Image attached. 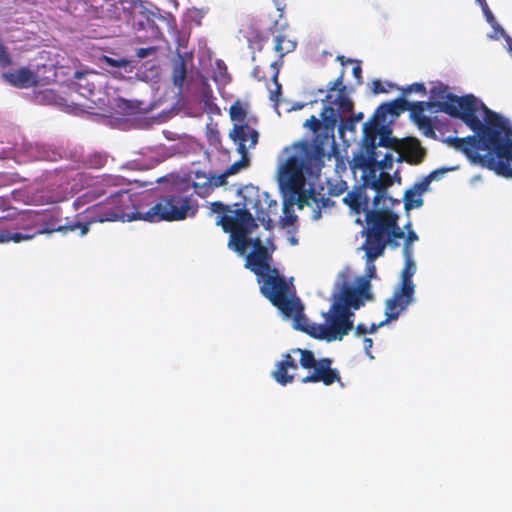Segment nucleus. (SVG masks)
<instances>
[{"mask_svg":"<svg viewBox=\"0 0 512 512\" xmlns=\"http://www.w3.org/2000/svg\"><path fill=\"white\" fill-rule=\"evenodd\" d=\"M249 240H250V245H252V247H253V250H259V249H262L265 247L262 240L258 237L249 238Z\"/></svg>","mask_w":512,"mask_h":512,"instance_id":"obj_54","label":"nucleus"},{"mask_svg":"<svg viewBox=\"0 0 512 512\" xmlns=\"http://www.w3.org/2000/svg\"><path fill=\"white\" fill-rule=\"evenodd\" d=\"M494 172L504 177H512V151L498 165Z\"/></svg>","mask_w":512,"mask_h":512,"instance_id":"obj_30","label":"nucleus"},{"mask_svg":"<svg viewBox=\"0 0 512 512\" xmlns=\"http://www.w3.org/2000/svg\"><path fill=\"white\" fill-rule=\"evenodd\" d=\"M312 203H314L318 208L317 211H314V219L320 218L321 208L331 207L334 204V202H332L329 197L325 196V194L315 192L314 190L310 192L308 197L305 195L299 197V207H302L304 204L311 205Z\"/></svg>","mask_w":512,"mask_h":512,"instance_id":"obj_20","label":"nucleus"},{"mask_svg":"<svg viewBox=\"0 0 512 512\" xmlns=\"http://www.w3.org/2000/svg\"><path fill=\"white\" fill-rule=\"evenodd\" d=\"M379 134L378 123L368 121L363 127V147L367 155V162H375L378 156L376 140Z\"/></svg>","mask_w":512,"mask_h":512,"instance_id":"obj_18","label":"nucleus"},{"mask_svg":"<svg viewBox=\"0 0 512 512\" xmlns=\"http://www.w3.org/2000/svg\"><path fill=\"white\" fill-rule=\"evenodd\" d=\"M402 253L404 256V259H412L413 257V244L408 242L407 240H404Z\"/></svg>","mask_w":512,"mask_h":512,"instance_id":"obj_45","label":"nucleus"},{"mask_svg":"<svg viewBox=\"0 0 512 512\" xmlns=\"http://www.w3.org/2000/svg\"><path fill=\"white\" fill-rule=\"evenodd\" d=\"M231 120L234 124L249 123L247 119V111L240 101H235L229 109Z\"/></svg>","mask_w":512,"mask_h":512,"instance_id":"obj_26","label":"nucleus"},{"mask_svg":"<svg viewBox=\"0 0 512 512\" xmlns=\"http://www.w3.org/2000/svg\"><path fill=\"white\" fill-rule=\"evenodd\" d=\"M229 138L237 146V151L243 159L248 156V150L255 148L258 143V131L249 125V123L233 124L229 131Z\"/></svg>","mask_w":512,"mask_h":512,"instance_id":"obj_14","label":"nucleus"},{"mask_svg":"<svg viewBox=\"0 0 512 512\" xmlns=\"http://www.w3.org/2000/svg\"><path fill=\"white\" fill-rule=\"evenodd\" d=\"M156 47L139 48L136 51V55L139 58H145L156 51Z\"/></svg>","mask_w":512,"mask_h":512,"instance_id":"obj_48","label":"nucleus"},{"mask_svg":"<svg viewBox=\"0 0 512 512\" xmlns=\"http://www.w3.org/2000/svg\"><path fill=\"white\" fill-rule=\"evenodd\" d=\"M273 80L275 89L270 91L269 99L277 104L281 96V84L277 80V74L273 76Z\"/></svg>","mask_w":512,"mask_h":512,"instance_id":"obj_38","label":"nucleus"},{"mask_svg":"<svg viewBox=\"0 0 512 512\" xmlns=\"http://www.w3.org/2000/svg\"><path fill=\"white\" fill-rule=\"evenodd\" d=\"M12 228L18 231H9V242L13 241L15 243H19L21 241L31 240L38 236V212L19 211Z\"/></svg>","mask_w":512,"mask_h":512,"instance_id":"obj_13","label":"nucleus"},{"mask_svg":"<svg viewBox=\"0 0 512 512\" xmlns=\"http://www.w3.org/2000/svg\"><path fill=\"white\" fill-rule=\"evenodd\" d=\"M37 212L39 235L52 234L54 232L67 234L79 230V235L85 236L89 232V223H83L82 221H66L62 224L59 213L49 212L47 210ZM66 220H68V218H66Z\"/></svg>","mask_w":512,"mask_h":512,"instance_id":"obj_12","label":"nucleus"},{"mask_svg":"<svg viewBox=\"0 0 512 512\" xmlns=\"http://www.w3.org/2000/svg\"><path fill=\"white\" fill-rule=\"evenodd\" d=\"M369 165H378L381 169H390L393 165V156L390 153L384 155L381 160H378V156L376 157L375 162H368Z\"/></svg>","mask_w":512,"mask_h":512,"instance_id":"obj_36","label":"nucleus"},{"mask_svg":"<svg viewBox=\"0 0 512 512\" xmlns=\"http://www.w3.org/2000/svg\"><path fill=\"white\" fill-rule=\"evenodd\" d=\"M430 104L424 101L409 102L404 97L397 98L391 102L382 103L376 110L375 117L386 115L399 116L404 111H409L412 120L426 137H435L434 125L424 112Z\"/></svg>","mask_w":512,"mask_h":512,"instance_id":"obj_9","label":"nucleus"},{"mask_svg":"<svg viewBox=\"0 0 512 512\" xmlns=\"http://www.w3.org/2000/svg\"><path fill=\"white\" fill-rule=\"evenodd\" d=\"M186 63L184 58L179 55L173 63L172 79L173 84L179 88L183 86L186 78Z\"/></svg>","mask_w":512,"mask_h":512,"instance_id":"obj_24","label":"nucleus"},{"mask_svg":"<svg viewBox=\"0 0 512 512\" xmlns=\"http://www.w3.org/2000/svg\"><path fill=\"white\" fill-rule=\"evenodd\" d=\"M386 318L384 321H382L381 323L379 324H375L373 323L370 328H368V333H375L377 331V329L381 326H383L384 324L390 322L391 320H387V315L385 314Z\"/></svg>","mask_w":512,"mask_h":512,"instance_id":"obj_56","label":"nucleus"},{"mask_svg":"<svg viewBox=\"0 0 512 512\" xmlns=\"http://www.w3.org/2000/svg\"><path fill=\"white\" fill-rule=\"evenodd\" d=\"M274 3H275V6H276L277 11H279V12H281V13H282V12H283V10L285 9V4H284V3H282V2H281V1H279V0H274Z\"/></svg>","mask_w":512,"mask_h":512,"instance_id":"obj_63","label":"nucleus"},{"mask_svg":"<svg viewBox=\"0 0 512 512\" xmlns=\"http://www.w3.org/2000/svg\"><path fill=\"white\" fill-rule=\"evenodd\" d=\"M430 93L437 101H425L427 109L461 119L475 134L464 138L449 137L446 142L461 151L473 164L494 171L512 151V128L508 120L489 109L474 95L457 96L442 83Z\"/></svg>","mask_w":512,"mask_h":512,"instance_id":"obj_1","label":"nucleus"},{"mask_svg":"<svg viewBox=\"0 0 512 512\" xmlns=\"http://www.w3.org/2000/svg\"><path fill=\"white\" fill-rule=\"evenodd\" d=\"M227 178L225 171L221 174L210 173V180L204 179V182L196 184V194L200 197L209 195L215 188L227 184Z\"/></svg>","mask_w":512,"mask_h":512,"instance_id":"obj_21","label":"nucleus"},{"mask_svg":"<svg viewBox=\"0 0 512 512\" xmlns=\"http://www.w3.org/2000/svg\"><path fill=\"white\" fill-rule=\"evenodd\" d=\"M84 163L88 168L100 169L107 163V154L102 152H94L87 156Z\"/></svg>","mask_w":512,"mask_h":512,"instance_id":"obj_29","label":"nucleus"},{"mask_svg":"<svg viewBox=\"0 0 512 512\" xmlns=\"http://www.w3.org/2000/svg\"><path fill=\"white\" fill-rule=\"evenodd\" d=\"M2 77L7 83L17 88H29L38 84L36 74L25 67L4 72Z\"/></svg>","mask_w":512,"mask_h":512,"instance_id":"obj_17","label":"nucleus"},{"mask_svg":"<svg viewBox=\"0 0 512 512\" xmlns=\"http://www.w3.org/2000/svg\"><path fill=\"white\" fill-rule=\"evenodd\" d=\"M287 24H279L278 21L274 22V25L270 28L272 32H281L286 28Z\"/></svg>","mask_w":512,"mask_h":512,"instance_id":"obj_59","label":"nucleus"},{"mask_svg":"<svg viewBox=\"0 0 512 512\" xmlns=\"http://www.w3.org/2000/svg\"><path fill=\"white\" fill-rule=\"evenodd\" d=\"M193 175H194L193 176L194 181L192 182L191 186L195 192H196V184H198L200 182H204V179L210 180V173L207 174L204 171L197 170L193 173Z\"/></svg>","mask_w":512,"mask_h":512,"instance_id":"obj_42","label":"nucleus"},{"mask_svg":"<svg viewBox=\"0 0 512 512\" xmlns=\"http://www.w3.org/2000/svg\"><path fill=\"white\" fill-rule=\"evenodd\" d=\"M352 73L354 75L355 78H357L358 80L361 79V74H362V69H361V66L359 64H357L356 66L353 67L352 69Z\"/></svg>","mask_w":512,"mask_h":512,"instance_id":"obj_62","label":"nucleus"},{"mask_svg":"<svg viewBox=\"0 0 512 512\" xmlns=\"http://www.w3.org/2000/svg\"><path fill=\"white\" fill-rule=\"evenodd\" d=\"M11 64L10 54L7 52L6 47L0 43V66L7 67Z\"/></svg>","mask_w":512,"mask_h":512,"instance_id":"obj_39","label":"nucleus"},{"mask_svg":"<svg viewBox=\"0 0 512 512\" xmlns=\"http://www.w3.org/2000/svg\"><path fill=\"white\" fill-rule=\"evenodd\" d=\"M294 354H299V364L304 369H312V372L301 379L302 383H323L330 386L335 382H341V376L336 368H332L333 360L328 357L316 359L311 350L294 348Z\"/></svg>","mask_w":512,"mask_h":512,"instance_id":"obj_10","label":"nucleus"},{"mask_svg":"<svg viewBox=\"0 0 512 512\" xmlns=\"http://www.w3.org/2000/svg\"><path fill=\"white\" fill-rule=\"evenodd\" d=\"M242 200L234 203L233 211L254 210L255 218L264 226L266 230H271L274 223L270 216L276 214L278 210V203L272 199L268 192L261 191L259 187L252 184L245 185L237 190Z\"/></svg>","mask_w":512,"mask_h":512,"instance_id":"obj_8","label":"nucleus"},{"mask_svg":"<svg viewBox=\"0 0 512 512\" xmlns=\"http://www.w3.org/2000/svg\"><path fill=\"white\" fill-rule=\"evenodd\" d=\"M364 115L362 112L354 114L347 119L341 120L340 130L355 131L356 125L363 119Z\"/></svg>","mask_w":512,"mask_h":512,"instance_id":"obj_31","label":"nucleus"},{"mask_svg":"<svg viewBox=\"0 0 512 512\" xmlns=\"http://www.w3.org/2000/svg\"><path fill=\"white\" fill-rule=\"evenodd\" d=\"M372 346H373V340L369 337H365L363 339V347H364L366 354L371 358H373V356L371 355Z\"/></svg>","mask_w":512,"mask_h":512,"instance_id":"obj_52","label":"nucleus"},{"mask_svg":"<svg viewBox=\"0 0 512 512\" xmlns=\"http://www.w3.org/2000/svg\"><path fill=\"white\" fill-rule=\"evenodd\" d=\"M371 90L375 95L387 92L386 88L384 87L383 83L380 80H374L372 82Z\"/></svg>","mask_w":512,"mask_h":512,"instance_id":"obj_47","label":"nucleus"},{"mask_svg":"<svg viewBox=\"0 0 512 512\" xmlns=\"http://www.w3.org/2000/svg\"><path fill=\"white\" fill-rule=\"evenodd\" d=\"M306 127L310 128L312 131H314L316 134H318L317 131L321 128V122L319 119H317L315 116H311L308 120H306L305 124ZM321 135L327 134L326 132L320 133Z\"/></svg>","mask_w":512,"mask_h":512,"instance_id":"obj_40","label":"nucleus"},{"mask_svg":"<svg viewBox=\"0 0 512 512\" xmlns=\"http://www.w3.org/2000/svg\"><path fill=\"white\" fill-rule=\"evenodd\" d=\"M296 219L297 216L294 213H292L291 215H286L285 217H283L280 222L282 227H288L293 225Z\"/></svg>","mask_w":512,"mask_h":512,"instance_id":"obj_50","label":"nucleus"},{"mask_svg":"<svg viewBox=\"0 0 512 512\" xmlns=\"http://www.w3.org/2000/svg\"><path fill=\"white\" fill-rule=\"evenodd\" d=\"M291 243H292L293 245H295V244H297V240H296L295 238H291Z\"/></svg>","mask_w":512,"mask_h":512,"instance_id":"obj_64","label":"nucleus"},{"mask_svg":"<svg viewBox=\"0 0 512 512\" xmlns=\"http://www.w3.org/2000/svg\"><path fill=\"white\" fill-rule=\"evenodd\" d=\"M100 61L108 66L117 67V68H125L130 64V61L127 60L126 58L114 59V58L106 56V55H103L100 58Z\"/></svg>","mask_w":512,"mask_h":512,"instance_id":"obj_34","label":"nucleus"},{"mask_svg":"<svg viewBox=\"0 0 512 512\" xmlns=\"http://www.w3.org/2000/svg\"><path fill=\"white\" fill-rule=\"evenodd\" d=\"M365 260H366V273L363 278L372 279L376 277V267L374 265V261L376 259H369L368 253L365 252Z\"/></svg>","mask_w":512,"mask_h":512,"instance_id":"obj_37","label":"nucleus"},{"mask_svg":"<svg viewBox=\"0 0 512 512\" xmlns=\"http://www.w3.org/2000/svg\"><path fill=\"white\" fill-rule=\"evenodd\" d=\"M476 1L480 3V5L482 6L484 12L486 13L488 19L489 18L493 19V15H492L491 11L489 10L486 1L485 0H476Z\"/></svg>","mask_w":512,"mask_h":512,"instance_id":"obj_60","label":"nucleus"},{"mask_svg":"<svg viewBox=\"0 0 512 512\" xmlns=\"http://www.w3.org/2000/svg\"><path fill=\"white\" fill-rule=\"evenodd\" d=\"M121 180L117 176H105L100 186H95L76 198L74 207L80 209L109 194L104 201L86 208L85 213L88 214V220L85 223H89L90 226L97 222H131L135 220L151 223L172 222L184 220L195 213L189 193L190 187L187 184L185 187H176L170 193L161 196L153 206L144 210L139 202V196L131 193L130 190L115 192L108 190V188L118 186Z\"/></svg>","mask_w":512,"mask_h":512,"instance_id":"obj_2","label":"nucleus"},{"mask_svg":"<svg viewBox=\"0 0 512 512\" xmlns=\"http://www.w3.org/2000/svg\"><path fill=\"white\" fill-rule=\"evenodd\" d=\"M272 252L268 247L253 250L246 258L245 267L250 269L260 284L261 294L279 311H290L296 304L293 296L296 291L277 268L271 267Z\"/></svg>","mask_w":512,"mask_h":512,"instance_id":"obj_4","label":"nucleus"},{"mask_svg":"<svg viewBox=\"0 0 512 512\" xmlns=\"http://www.w3.org/2000/svg\"><path fill=\"white\" fill-rule=\"evenodd\" d=\"M368 333V328L365 324H358L356 327H355V334L357 336H360V335H364Z\"/></svg>","mask_w":512,"mask_h":512,"instance_id":"obj_57","label":"nucleus"},{"mask_svg":"<svg viewBox=\"0 0 512 512\" xmlns=\"http://www.w3.org/2000/svg\"><path fill=\"white\" fill-rule=\"evenodd\" d=\"M293 301L296 304L292 310H280V312L286 318H292L295 329L303 331L314 338L324 339L328 342L342 340L354 327L353 320L351 319L353 313L345 311L342 307H336L334 304L331 305L326 318L328 324H310L304 315V307L296 294L293 296Z\"/></svg>","mask_w":512,"mask_h":512,"instance_id":"obj_6","label":"nucleus"},{"mask_svg":"<svg viewBox=\"0 0 512 512\" xmlns=\"http://www.w3.org/2000/svg\"><path fill=\"white\" fill-rule=\"evenodd\" d=\"M75 78L77 82L74 83L77 91L83 97L90 99L96 90V85L88 79V75L83 72L77 71L75 73Z\"/></svg>","mask_w":512,"mask_h":512,"instance_id":"obj_22","label":"nucleus"},{"mask_svg":"<svg viewBox=\"0 0 512 512\" xmlns=\"http://www.w3.org/2000/svg\"><path fill=\"white\" fill-rule=\"evenodd\" d=\"M363 300L356 288L345 285L341 290L339 298L333 304L336 307L344 308L345 311H350L351 308L359 309L364 304Z\"/></svg>","mask_w":512,"mask_h":512,"instance_id":"obj_19","label":"nucleus"},{"mask_svg":"<svg viewBox=\"0 0 512 512\" xmlns=\"http://www.w3.org/2000/svg\"><path fill=\"white\" fill-rule=\"evenodd\" d=\"M10 209H14V207L10 205V201L6 198L0 197V212L3 213Z\"/></svg>","mask_w":512,"mask_h":512,"instance_id":"obj_53","label":"nucleus"},{"mask_svg":"<svg viewBox=\"0 0 512 512\" xmlns=\"http://www.w3.org/2000/svg\"><path fill=\"white\" fill-rule=\"evenodd\" d=\"M397 89L401 91V95L404 98L413 92L420 93L421 95L427 94L425 85L423 83H418V82L408 85L406 87H400V88L397 87Z\"/></svg>","mask_w":512,"mask_h":512,"instance_id":"obj_32","label":"nucleus"},{"mask_svg":"<svg viewBox=\"0 0 512 512\" xmlns=\"http://www.w3.org/2000/svg\"><path fill=\"white\" fill-rule=\"evenodd\" d=\"M274 51L279 58H283L286 54L292 52L296 47V42L287 39L284 35H277L274 39Z\"/></svg>","mask_w":512,"mask_h":512,"instance_id":"obj_25","label":"nucleus"},{"mask_svg":"<svg viewBox=\"0 0 512 512\" xmlns=\"http://www.w3.org/2000/svg\"><path fill=\"white\" fill-rule=\"evenodd\" d=\"M416 272L413 259H405V266L401 272V284L392 297L385 302L387 320H396L400 313L414 302L415 285L412 278Z\"/></svg>","mask_w":512,"mask_h":512,"instance_id":"obj_11","label":"nucleus"},{"mask_svg":"<svg viewBox=\"0 0 512 512\" xmlns=\"http://www.w3.org/2000/svg\"><path fill=\"white\" fill-rule=\"evenodd\" d=\"M423 205L422 197L417 193L413 187L408 189L404 194V207L406 210L418 208Z\"/></svg>","mask_w":512,"mask_h":512,"instance_id":"obj_28","label":"nucleus"},{"mask_svg":"<svg viewBox=\"0 0 512 512\" xmlns=\"http://www.w3.org/2000/svg\"><path fill=\"white\" fill-rule=\"evenodd\" d=\"M399 216L388 209H373L366 213L365 237L361 249L368 253L369 259L384 255L386 247H399L398 239L404 238V231L398 224Z\"/></svg>","mask_w":512,"mask_h":512,"instance_id":"obj_5","label":"nucleus"},{"mask_svg":"<svg viewBox=\"0 0 512 512\" xmlns=\"http://www.w3.org/2000/svg\"><path fill=\"white\" fill-rule=\"evenodd\" d=\"M370 280L367 278L361 277L358 280V288H356L363 299L370 300L372 299V294L370 293Z\"/></svg>","mask_w":512,"mask_h":512,"instance_id":"obj_35","label":"nucleus"},{"mask_svg":"<svg viewBox=\"0 0 512 512\" xmlns=\"http://www.w3.org/2000/svg\"><path fill=\"white\" fill-rule=\"evenodd\" d=\"M336 105V109L332 106H324L321 113L323 121L331 126H335L337 124L339 119H341V114H348L352 112L354 107L351 99L343 94H339L337 96Z\"/></svg>","mask_w":512,"mask_h":512,"instance_id":"obj_16","label":"nucleus"},{"mask_svg":"<svg viewBox=\"0 0 512 512\" xmlns=\"http://www.w3.org/2000/svg\"><path fill=\"white\" fill-rule=\"evenodd\" d=\"M147 24L151 28L153 37L160 38L162 33H161L160 29L155 25L154 21L150 18V16H147Z\"/></svg>","mask_w":512,"mask_h":512,"instance_id":"obj_49","label":"nucleus"},{"mask_svg":"<svg viewBox=\"0 0 512 512\" xmlns=\"http://www.w3.org/2000/svg\"><path fill=\"white\" fill-rule=\"evenodd\" d=\"M209 142L212 145H216L217 143H220V135L217 130L211 132V135L209 136Z\"/></svg>","mask_w":512,"mask_h":512,"instance_id":"obj_55","label":"nucleus"},{"mask_svg":"<svg viewBox=\"0 0 512 512\" xmlns=\"http://www.w3.org/2000/svg\"><path fill=\"white\" fill-rule=\"evenodd\" d=\"M388 134H389L388 131H383V132L380 133V138H379L378 145L384 146V147H389L391 145V140L388 137Z\"/></svg>","mask_w":512,"mask_h":512,"instance_id":"obj_51","label":"nucleus"},{"mask_svg":"<svg viewBox=\"0 0 512 512\" xmlns=\"http://www.w3.org/2000/svg\"><path fill=\"white\" fill-rule=\"evenodd\" d=\"M244 160L245 159H241L239 161H236L235 163H233L232 165H230L226 170V174L227 176H231V175H234L236 173L239 172V170L244 166Z\"/></svg>","mask_w":512,"mask_h":512,"instance_id":"obj_43","label":"nucleus"},{"mask_svg":"<svg viewBox=\"0 0 512 512\" xmlns=\"http://www.w3.org/2000/svg\"><path fill=\"white\" fill-rule=\"evenodd\" d=\"M298 370V363L290 353H285L282 359L275 364L271 376L280 385H287L294 381V373Z\"/></svg>","mask_w":512,"mask_h":512,"instance_id":"obj_15","label":"nucleus"},{"mask_svg":"<svg viewBox=\"0 0 512 512\" xmlns=\"http://www.w3.org/2000/svg\"><path fill=\"white\" fill-rule=\"evenodd\" d=\"M18 214H19V211L16 208L10 209L6 212H3L2 215H0V221L1 220H11V221H13V223H15V218L17 217Z\"/></svg>","mask_w":512,"mask_h":512,"instance_id":"obj_46","label":"nucleus"},{"mask_svg":"<svg viewBox=\"0 0 512 512\" xmlns=\"http://www.w3.org/2000/svg\"><path fill=\"white\" fill-rule=\"evenodd\" d=\"M333 142V136L317 134L311 141L294 143L293 154L279 168L278 181L281 188L292 194L300 193L305 185V174L319 175L324 166L326 149Z\"/></svg>","mask_w":512,"mask_h":512,"instance_id":"obj_3","label":"nucleus"},{"mask_svg":"<svg viewBox=\"0 0 512 512\" xmlns=\"http://www.w3.org/2000/svg\"><path fill=\"white\" fill-rule=\"evenodd\" d=\"M210 211L218 214L216 225L222 226L224 232L230 233L229 246L239 254H244L250 245L247 236L257 227L252 213L246 210L232 211L231 205L220 201L211 202Z\"/></svg>","mask_w":512,"mask_h":512,"instance_id":"obj_7","label":"nucleus"},{"mask_svg":"<svg viewBox=\"0 0 512 512\" xmlns=\"http://www.w3.org/2000/svg\"><path fill=\"white\" fill-rule=\"evenodd\" d=\"M410 227H411V224L408 222L404 227L405 229H407V233H406V235L404 234V238H405V240H407L408 242L413 244L414 242L419 240V237L414 230L410 229Z\"/></svg>","mask_w":512,"mask_h":512,"instance_id":"obj_44","label":"nucleus"},{"mask_svg":"<svg viewBox=\"0 0 512 512\" xmlns=\"http://www.w3.org/2000/svg\"><path fill=\"white\" fill-rule=\"evenodd\" d=\"M9 242V231L8 230H0V243Z\"/></svg>","mask_w":512,"mask_h":512,"instance_id":"obj_61","label":"nucleus"},{"mask_svg":"<svg viewBox=\"0 0 512 512\" xmlns=\"http://www.w3.org/2000/svg\"><path fill=\"white\" fill-rule=\"evenodd\" d=\"M347 189L346 182L340 181L336 185L331 186L329 188V195L331 196H340L343 194Z\"/></svg>","mask_w":512,"mask_h":512,"instance_id":"obj_41","label":"nucleus"},{"mask_svg":"<svg viewBox=\"0 0 512 512\" xmlns=\"http://www.w3.org/2000/svg\"><path fill=\"white\" fill-rule=\"evenodd\" d=\"M446 169L435 170L424 177L420 182L416 183L413 188L417 190V193L422 197V194L429 189L430 183L439 178L443 173H445Z\"/></svg>","mask_w":512,"mask_h":512,"instance_id":"obj_27","label":"nucleus"},{"mask_svg":"<svg viewBox=\"0 0 512 512\" xmlns=\"http://www.w3.org/2000/svg\"><path fill=\"white\" fill-rule=\"evenodd\" d=\"M345 204H347L351 209L359 211L361 206V194L358 192L350 191L343 198Z\"/></svg>","mask_w":512,"mask_h":512,"instance_id":"obj_33","label":"nucleus"},{"mask_svg":"<svg viewBox=\"0 0 512 512\" xmlns=\"http://www.w3.org/2000/svg\"><path fill=\"white\" fill-rule=\"evenodd\" d=\"M393 183L391 176L388 173L381 172L379 178L374 179L371 183V188L375 190L376 195L374 204H379L380 198L384 197L386 190Z\"/></svg>","mask_w":512,"mask_h":512,"instance_id":"obj_23","label":"nucleus"},{"mask_svg":"<svg viewBox=\"0 0 512 512\" xmlns=\"http://www.w3.org/2000/svg\"><path fill=\"white\" fill-rule=\"evenodd\" d=\"M341 84H342V75L340 77H338L334 82H329L327 87H328L329 91H333Z\"/></svg>","mask_w":512,"mask_h":512,"instance_id":"obj_58","label":"nucleus"}]
</instances>
